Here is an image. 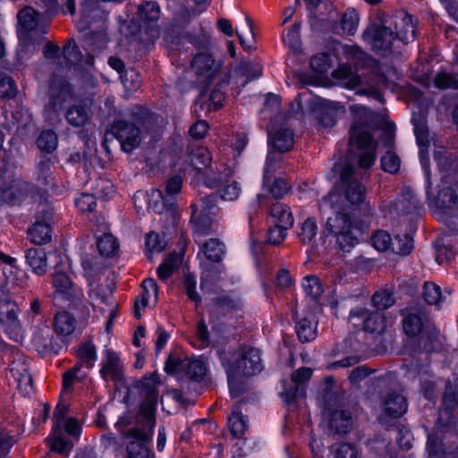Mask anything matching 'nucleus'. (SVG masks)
<instances>
[{
  "mask_svg": "<svg viewBox=\"0 0 458 458\" xmlns=\"http://www.w3.org/2000/svg\"><path fill=\"white\" fill-rule=\"evenodd\" d=\"M191 165L197 170L201 171L208 168L212 158L209 151L205 148H199L192 151L190 157Z\"/></svg>",
  "mask_w": 458,
  "mask_h": 458,
  "instance_id": "8fccbe9b",
  "label": "nucleus"
},
{
  "mask_svg": "<svg viewBox=\"0 0 458 458\" xmlns=\"http://www.w3.org/2000/svg\"><path fill=\"white\" fill-rule=\"evenodd\" d=\"M413 239L408 233L403 236L397 235L392 242L393 250L399 255H409L413 250Z\"/></svg>",
  "mask_w": 458,
  "mask_h": 458,
  "instance_id": "052dcab7",
  "label": "nucleus"
},
{
  "mask_svg": "<svg viewBox=\"0 0 458 458\" xmlns=\"http://www.w3.org/2000/svg\"><path fill=\"white\" fill-rule=\"evenodd\" d=\"M350 110L353 122L350 128L349 142L363 150L359 156L358 164L360 168L369 169L376 159L377 142L373 140L372 132L378 127V119L374 112L362 106H351Z\"/></svg>",
  "mask_w": 458,
  "mask_h": 458,
  "instance_id": "20e7f679",
  "label": "nucleus"
},
{
  "mask_svg": "<svg viewBox=\"0 0 458 458\" xmlns=\"http://www.w3.org/2000/svg\"><path fill=\"white\" fill-rule=\"evenodd\" d=\"M181 37L199 51H209L210 49V36L205 31L202 26H199V28L195 30H186L182 33Z\"/></svg>",
  "mask_w": 458,
  "mask_h": 458,
  "instance_id": "c756f323",
  "label": "nucleus"
},
{
  "mask_svg": "<svg viewBox=\"0 0 458 458\" xmlns=\"http://www.w3.org/2000/svg\"><path fill=\"white\" fill-rule=\"evenodd\" d=\"M76 319L68 311L58 312L54 320V328L57 335L67 336L76 328Z\"/></svg>",
  "mask_w": 458,
  "mask_h": 458,
  "instance_id": "72a5a7b5",
  "label": "nucleus"
},
{
  "mask_svg": "<svg viewBox=\"0 0 458 458\" xmlns=\"http://www.w3.org/2000/svg\"><path fill=\"white\" fill-rule=\"evenodd\" d=\"M327 109H318L317 111V119L324 127H332L335 123L334 112L343 108L339 103H329Z\"/></svg>",
  "mask_w": 458,
  "mask_h": 458,
  "instance_id": "864d4df0",
  "label": "nucleus"
},
{
  "mask_svg": "<svg viewBox=\"0 0 458 458\" xmlns=\"http://www.w3.org/2000/svg\"><path fill=\"white\" fill-rule=\"evenodd\" d=\"M201 251L208 261L219 263L225 254V245L218 239L210 238L202 243Z\"/></svg>",
  "mask_w": 458,
  "mask_h": 458,
  "instance_id": "e433bc0d",
  "label": "nucleus"
},
{
  "mask_svg": "<svg viewBox=\"0 0 458 458\" xmlns=\"http://www.w3.org/2000/svg\"><path fill=\"white\" fill-rule=\"evenodd\" d=\"M334 170L339 174V179L332 191L321 199L325 207L363 210L365 216L371 214L367 202V189L359 180L356 168L348 163L335 165Z\"/></svg>",
  "mask_w": 458,
  "mask_h": 458,
  "instance_id": "f03ea898",
  "label": "nucleus"
},
{
  "mask_svg": "<svg viewBox=\"0 0 458 458\" xmlns=\"http://www.w3.org/2000/svg\"><path fill=\"white\" fill-rule=\"evenodd\" d=\"M440 406L452 410L458 407V378L455 376L445 380Z\"/></svg>",
  "mask_w": 458,
  "mask_h": 458,
  "instance_id": "473e14b6",
  "label": "nucleus"
},
{
  "mask_svg": "<svg viewBox=\"0 0 458 458\" xmlns=\"http://www.w3.org/2000/svg\"><path fill=\"white\" fill-rule=\"evenodd\" d=\"M235 72L246 78L245 81L243 82V85H245L250 81L261 76L262 66L258 63L243 61L235 67Z\"/></svg>",
  "mask_w": 458,
  "mask_h": 458,
  "instance_id": "a18cd8bd",
  "label": "nucleus"
},
{
  "mask_svg": "<svg viewBox=\"0 0 458 458\" xmlns=\"http://www.w3.org/2000/svg\"><path fill=\"white\" fill-rule=\"evenodd\" d=\"M36 144L41 151L53 153L58 145L57 135L52 130H45L37 138Z\"/></svg>",
  "mask_w": 458,
  "mask_h": 458,
  "instance_id": "c03bdc74",
  "label": "nucleus"
},
{
  "mask_svg": "<svg viewBox=\"0 0 458 458\" xmlns=\"http://www.w3.org/2000/svg\"><path fill=\"white\" fill-rule=\"evenodd\" d=\"M149 208L157 214H165L175 222L178 216V205L174 198L166 197L163 191L153 190L149 199Z\"/></svg>",
  "mask_w": 458,
  "mask_h": 458,
  "instance_id": "dca6fc26",
  "label": "nucleus"
},
{
  "mask_svg": "<svg viewBox=\"0 0 458 458\" xmlns=\"http://www.w3.org/2000/svg\"><path fill=\"white\" fill-rule=\"evenodd\" d=\"M311 376L312 369L308 367H301L292 374L291 385L282 393L288 404L305 396L306 385Z\"/></svg>",
  "mask_w": 458,
  "mask_h": 458,
  "instance_id": "2eb2a0df",
  "label": "nucleus"
},
{
  "mask_svg": "<svg viewBox=\"0 0 458 458\" xmlns=\"http://www.w3.org/2000/svg\"><path fill=\"white\" fill-rule=\"evenodd\" d=\"M97 246L99 253L105 257L115 254L119 248L117 240L110 233H105L102 237H99Z\"/></svg>",
  "mask_w": 458,
  "mask_h": 458,
  "instance_id": "3c124183",
  "label": "nucleus"
},
{
  "mask_svg": "<svg viewBox=\"0 0 458 458\" xmlns=\"http://www.w3.org/2000/svg\"><path fill=\"white\" fill-rule=\"evenodd\" d=\"M423 289L425 301L429 305H438L442 298L440 287L434 283L427 282L424 284Z\"/></svg>",
  "mask_w": 458,
  "mask_h": 458,
  "instance_id": "774afa93",
  "label": "nucleus"
},
{
  "mask_svg": "<svg viewBox=\"0 0 458 458\" xmlns=\"http://www.w3.org/2000/svg\"><path fill=\"white\" fill-rule=\"evenodd\" d=\"M157 378V374L154 372L149 377H144L137 384L144 399L137 416L136 427L130 428L127 432L128 436L133 438L126 447L128 458L150 457V451L146 444L151 441L156 424L155 413L158 399Z\"/></svg>",
  "mask_w": 458,
  "mask_h": 458,
  "instance_id": "f257e3e1",
  "label": "nucleus"
},
{
  "mask_svg": "<svg viewBox=\"0 0 458 458\" xmlns=\"http://www.w3.org/2000/svg\"><path fill=\"white\" fill-rule=\"evenodd\" d=\"M30 240L37 245L47 244L51 242L52 229L47 222L41 223L36 220L31 228L28 230Z\"/></svg>",
  "mask_w": 458,
  "mask_h": 458,
  "instance_id": "2f4dec72",
  "label": "nucleus"
},
{
  "mask_svg": "<svg viewBox=\"0 0 458 458\" xmlns=\"http://www.w3.org/2000/svg\"><path fill=\"white\" fill-rule=\"evenodd\" d=\"M238 410L239 406L236 407L228 420L230 432L234 438L242 437L248 428L244 416Z\"/></svg>",
  "mask_w": 458,
  "mask_h": 458,
  "instance_id": "49530a36",
  "label": "nucleus"
},
{
  "mask_svg": "<svg viewBox=\"0 0 458 458\" xmlns=\"http://www.w3.org/2000/svg\"><path fill=\"white\" fill-rule=\"evenodd\" d=\"M212 304L216 312L221 316H225L228 313H232L241 309L240 301L228 295L213 298Z\"/></svg>",
  "mask_w": 458,
  "mask_h": 458,
  "instance_id": "a19ab883",
  "label": "nucleus"
},
{
  "mask_svg": "<svg viewBox=\"0 0 458 458\" xmlns=\"http://www.w3.org/2000/svg\"><path fill=\"white\" fill-rule=\"evenodd\" d=\"M47 96L48 101L45 106V111L48 114H55L63 109L72 96L69 82L64 77L54 74L49 80Z\"/></svg>",
  "mask_w": 458,
  "mask_h": 458,
  "instance_id": "9b49d317",
  "label": "nucleus"
},
{
  "mask_svg": "<svg viewBox=\"0 0 458 458\" xmlns=\"http://www.w3.org/2000/svg\"><path fill=\"white\" fill-rule=\"evenodd\" d=\"M435 159L437 164L441 181L446 184L458 183V159L455 153L445 148H440L435 152Z\"/></svg>",
  "mask_w": 458,
  "mask_h": 458,
  "instance_id": "4468645a",
  "label": "nucleus"
},
{
  "mask_svg": "<svg viewBox=\"0 0 458 458\" xmlns=\"http://www.w3.org/2000/svg\"><path fill=\"white\" fill-rule=\"evenodd\" d=\"M381 168L391 174L399 172L401 166V159L393 150H388L380 158Z\"/></svg>",
  "mask_w": 458,
  "mask_h": 458,
  "instance_id": "6e6d98bb",
  "label": "nucleus"
},
{
  "mask_svg": "<svg viewBox=\"0 0 458 458\" xmlns=\"http://www.w3.org/2000/svg\"><path fill=\"white\" fill-rule=\"evenodd\" d=\"M454 410L446 407L439 406L438 417L437 420V427L448 430L456 425V420L454 416Z\"/></svg>",
  "mask_w": 458,
  "mask_h": 458,
  "instance_id": "338daca9",
  "label": "nucleus"
},
{
  "mask_svg": "<svg viewBox=\"0 0 458 458\" xmlns=\"http://www.w3.org/2000/svg\"><path fill=\"white\" fill-rule=\"evenodd\" d=\"M10 372L17 381L19 389L29 394V389L32 387L33 379L27 363L21 360L13 361Z\"/></svg>",
  "mask_w": 458,
  "mask_h": 458,
  "instance_id": "5701e85b",
  "label": "nucleus"
},
{
  "mask_svg": "<svg viewBox=\"0 0 458 458\" xmlns=\"http://www.w3.org/2000/svg\"><path fill=\"white\" fill-rule=\"evenodd\" d=\"M187 359H180L175 352H171L165 364V371L169 375H178L185 370Z\"/></svg>",
  "mask_w": 458,
  "mask_h": 458,
  "instance_id": "e2e57ef3",
  "label": "nucleus"
},
{
  "mask_svg": "<svg viewBox=\"0 0 458 458\" xmlns=\"http://www.w3.org/2000/svg\"><path fill=\"white\" fill-rule=\"evenodd\" d=\"M403 332L409 337H418L417 348L426 352H437L442 342L434 323L430 320L426 308L420 303L410 304L400 310Z\"/></svg>",
  "mask_w": 458,
  "mask_h": 458,
  "instance_id": "7ed1b4c3",
  "label": "nucleus"
},
{
  "mask_svg": "<svg viewBox=\"0 0 458 458\" xmlns=\"http://www.w3.org/2000/svg\"><path fill=\"white\" fill-rule=\"evenodd\" d=\"M344 54L356 69H369L370 74L374 75V80L377 84H384L386 87L390 85V80L385 75L379 62L369 55L359 47H347Z\"/></svg>",
  "mask_w": 458,
  "mask_h": 458,
  "instance_id": "1a4fd4ad",
  "label": "nucleus"
},
{
  "mask_svg": "<svg viewBox=\"0 0 458 458\" xmlns=\"http://www.w3.org/2000/svg\"><path fill=\"white\" fill-rule=\"evenodd\" d=\"M372 303L378 310H385L395 302L394 293L388 290H381L372 296Z\"/></svg>",
  "mask_w": 458,
  "mask_h": 458,
  "instance_id": "4d7b16f0",
  "label": "nucleus"
},
{
  "mask_svg": "<svg viewBox=\"0 0 458 458\" xmlns=\"http://www.w3.org/2000/svg\"><path fill=\"white\" fill-rule=\"evenodd\" d=\"M222 364L238 368L245 377L257 375L264 369L260 351L249 345H241L230 352L222 358Z\"/></svg>",
  "mask_w": 458,
  "mask_h": 458,
  "instance_id": "0eeeda50",
  "label": "nucleus"
},
{
  "mask_svg": "<svg viewBox=\"0 0 458 458\" xmlns=\"http://www.w3.org/2000/svg\"><path fill=\"white\" fill-rule=\"evenodd\" d=\"M53 284L56 291L71 301L74 309L81 305V293L75 290L70 277L64 272H55L53 275Z\"/></svg>",
  "mask_w": 458,
  "mask_h": 458,
  "instance_id": "a211bd4d",
  "label": "nucleus"
},
{
  "mask_svg": "<svg viewBox=\"0 0 458 458\" xmlns=\"http://www.w3.org/2000/svg\"><path fill=\"white\" fill-rule=\"evenodd\" d=\"M229 84V77L225 75L223 79L215 86L210 93L209 98L206 102L200 104V108H206L208 112L216 111L222 107L225 99V92L224 89Z\"/></svg>",
  "mask_w": 458,
  "mask_h": 458,
  "instance_id": "a878e982",
  "label": "nucleus"
},
{
  "mask_svg": "<svg viewBox=\"0 0 458 458\" xmlns=\"http://www.w3.org/2000/svg\"><path fill=\"white\" fill-rule=\"evenodd\" d=\"M67 123L73 127H82L90 120L89 111L82 105H73L65 113Z\"/></svg>",
  "mask_w": 458,
  "mask_h": 458,
  "instance_id": "f704fd0d",
  "label": "nucleus"
},
{
  "mask_svg": "<svg viewBox=\"0 0 458 458\" xmlns=\"http://www.w3.org/2000/svg\"><path fill=\"white\" fill-rule=\"evenodd\" d=\"M385 23L388 25V29L396 38L403 44H408L416 38V25L411 15L403 12L394 13H385Z\"/></svg>",
  "mask_w": 458,
  "mask_h": 458,
  "instance_id": "f8f14e48",
  "label": "nucleus"
},
{
  "mask_svg": "<svg viewBox=\"0 0 458 458\" xmlns=\"http://www.w3.org/2000/svg\"><path fill=\"white\" fill-rule=\"evenodd\" d=\"M268 135L274 148L279 152H286L293 147V132L288 128H280L275 131L269 130Z\"/></svg>",
  "mask_w": 458,
  "mask_h": 458,
  "instance_id": "cd10ccee",
  "label": "nucleus"
},
{
  "mask_svg": "<svg viewBox=\"0 0 458 458\" xmlns=\"http://www.w3.org/2000/svg\"><path fill=\"white\" fill-rule=\"evenodd\" d=\"M106 360L100 369L101 377L105 380H107L108 376H110L111 378L114 381L121 380L123 377V371L117 354L111 350H106Z\"/></svg>",
  "mask_w": 458,
  "mask_h": 458,
  "instance_id": "c85d7f7f",
  "label": "nucleus"
},
{
  "mask_svg": "<svg viewBox=\"0 0 458 458\" xmlns=\"http://www.w3.org/2000/svg\"><path fill=\"white\" fill-rule=\"evenodd\" d=\"M386 328V318L379 311H371L363 321V329L369 333L383 334Z\"/></svg>",
  "mask_w": 458,
  "mask_h": 458,
  "instance_id": "ea45409f",
  "label": "nucleus"
},
{
  "mask_svg": "<svg viewBox=\"0 0 458 458\" xmlns=\"http://www.w3.org/2000/svg\"><path fill=\"white\" fill-rule=\"evenodd\" d=\"M38 13L32 7L21 9L17 15L20 29L19 39L22 46L40 44L47 32V27L39 23Z\"/></svg>",
  "mask_w": 458,
  "mask_h": 458,
  "instance_id": "6e6552de",
  "label": "nucleus"
},
{
  "mask_svg": "<svg viewBox=\"0 0 458 458\" xmlns=\"http://www.w3.org/2000/svg\"><path fill=\"white\" fill-rule=\"evenodd\" d=\"M457 199L455 191L451 186H447L438 191L434 203L439 209H450L456 204Z\"/></svg>",
  "mask_w": 458,
  "mask_h": 458,
  "instance_id": "37998d69",
  "label": "nucleus"
},
{
  "mask_svg": "<svg viewBox=\"0 0 458 458\" xmlns=\"http://www.w3.org/2000/svg\"><path fill=\"white\" fill-rule=\"evenodd\" d=\"M352 427V418L350 411L344 410H335L330 414L328 428L334 436H344Z\"/></svg>",
  "mask_w": 458,
  "mask_h": 458,
  "instance_id": "412c9836",
  "label": "nucleus"
},
{
  "mask_svg": "<svg viewBox=\"0 0 458 458\" xmlns=\"http://www.w3.org/2000/svg\"><path fill=\"white\" fill-rule=\"evenodd\" d=\"M231 171L227 170L226 176L222 178L221 176L216 177L211 174L206 175V184L210 188H218L226 183L225 186L222 187L218 193V196L221 199L225 201H233L235 200L240 193L241 188L237 182L232 181L229 182L228 176H231Z\"/></svg>",
  "mask_w": 458,
  "mask_h": 458,
  "instance_id": "f3484780",
  "label": "nucleus"
},
{
  "mask_svg": "<svg viewBox=\"0 0 458 458\" xmlns=\"http://www.w3.org/2000/svg\"><path fill=\"white\" fill-rule=\"evenodd\" d=\"M383 404L386 414L392 418H400L407 411L405 398L396 392L388 393L383 398Z\"/></svg>",
  "mask_w": 458,
  "mask_h": 458,
  "instance_id": "b1692460",
  "label": "nucleus"
},
{
  "mask_svg": "<svg viewBox=\"0 0 458 458\" xmlns=\"http://www.w3.org/2000/svg\"><path fill=\"white\" fill-rule=\"evenodd\" d=\"M186 376L194 381H200L204 378L207 368L205 363L199 359L189 360L185 363V370Z\"/></svg>",
  "mask_w": 458,
  "mask_h": 458,
  "instance_id": "de8ad7c7",
  "label": "nucleus"
},
{
  "mask_svg": "<svg viewBox=\"0 0 458 458\" xmlns=\"http://www.w3.org/2000/svg\"><path fill=\"white\" fill-rule=\"evenodd\" d=\"M26 263L32 272L38 276H43L47 271V258L44 249L31 247L24 251Z\"/></svg>",
  "mask_w": 458,
  "mask_h": 458,
  "instance_id": "4be33fe9",
  "label": "nucleus"
},
{
  "mask_svg": "<svg viewBox=\"0 0 458 458\" xmlns=\"http://www.w3.org/2000/svg\"><path fill=\"white\" fill-rule=\"evenodd\" d=\"M17 313V304L12 301L9 293L0 287V323L14 327L19 326Z\"/></svg>",
  "mask_w": 458,
  "mask_h": 458,
  "instance_id": "aec40b11",
  "label": "nucleus"
},
{
  "mask_svg": "<svg viewBox=\"0 0 458 458\" xmlns=\"http://www.w3.org/2000/svg\"><path fill=\"white\" fill-rule=\"evenodd\" d=\"M328 208L332 215L327 218L323 234L335 236L338 248L344 252H349L359 242L352 231V223L347 213L349 209Z\"/></svg>",
  "mask_w": 458,
  "mask_h": 458,
  "instance_id": "423d86ee",
  "label": "nucleus"
},
{
  "mask_svg": "<svg viewBox=\"0 0 458 458\" xmlns=\"http://www.w3.org/2000/svg\"><path fill=\"white\" fill-rule=\"evenodd\" d=\"M192 70L198 75H206L212 79L220 69V64L216 62L209 51H202L196 54L191 63Z\"/></svg>",
  "mask_w": 458,
  "mask_h": 458,
  "instance_id": "6ab92c4d",
  "label": "nucleus"
},
{
  "mask_svg": "<svg viewBox=\"0 0 458 458\" xmlns=\"http://www.w3.org/2000/svg\"><path fill=\"white\" fill-rule=\"evenodd\" d=\"M154 123V114L148 109L133 106L126 118H118L110 123L106 130L105 140L111 135L119 141L123 151L131 153L141 143V129L148 130Z\"/></svg>",
  "mask_w": 458,
  "mask_h": 458,
  "instance_id": "39448f33",
  "label": "nucleus"
},
{
  "mask_svg": "<svg viewBox=\"0 0 458 458\" xmlns=\"http://www.w3.org/2000/svg\"><path fill=\"white\" fill-rule=\"evenodd\" d=\"M191 221L193 224L194 233L199 235H207L212 231L213 216L200 211L197 204H191Z\"/></svg>",
  "mask_w": 458,
  "mask_h": 458,
  "instance_id": "bb28decb",
  "label": "nucleus"
},
{
  "mask_svg": "<svg viewBox=\"0 0 458 458\" xmlns=\"http://www.w3.org/2000/svg\"><path fill=\"white\" fill-rule=\"evenodd\" d=\"M421 203L416 199L410 189H405L402 199L397 202L398 208L405 214L412 213L421 208Z\"/></svg>",
  "mask_w": 458,
  "mask_h": 458,
  "instance_id": "09e8293b",
  "label": "nucleus"
},
{
  "mask_svg": "<svg viewBox=\"0 0 458 458\" xmlns=\"http://www.w3.org/2000/svg\"><path fill=\"white\" fill-rule=\"evenodd\" d=\"M182 177L181 175H173L165 180L164 183V194L170 198H174L181 192L182 187Z\"/></svg>",
  "mask_w": 458,
  "mask_h": 458,
  "instance_id": "69168bd1",
  "label": "nucleus"
},
{
  "mask_svg": "<svg viewBox=\"0 0 458 458\" xmlns=\"http://www.w3.org/2000/svg\"><path fill=\"white\" fill-rule=\"evenodd\" d=\"M77 356L87 367L92 368L93 362L97 359L95 345L91 342H86L79 348Z\"/></svg>",
  "mask_w": 458,
  "mask_h": 458,
  "instance_id": "0e129e2a",
  "label": "nucleus"
},
{
  "mask_svg": "<svg viewBox=\"0 0 458 458\" xmlns=\"http://www.w3.org/2000/svg\"><path fill=\"white\" fill-rule=\"evenodd\" d=\"M377 22L367 27L362 33L364 40L369 41L376 51H388L392 48L396 38L392 30L385 23L384 13L377 17Z\"/></svg>",
  "mask_w": 458,
  "mask_h": 458,
  "instance_id": "9d476101",
  "label": "nucleus"
},
{
  "mask_svg": "<svg viewBox=\"0 0 458 458\" xmlns=\"http://www.w3.org/2000/svg\"><path fill=\"white\" fill-rule=\"evenodd\" d=\"M225 369L230 389V394L233 398L241 396L246 391V386L242 377L243 374L238 371V368L222 364Z\"/></svg>",
  "mask_w": 458,
  "mask_h": 458,
  "instance_id": "7c9ffc66",
  "label": "nucleus"
},
{
  "mask_svg": "<svg viewBox=\"0 0 458 458\" xmlns=\"http://www.w3.org/2000/svg\"><path fill=\"white\" fill-rule=\"evenodd\" d=\"M270 215L276 218L277 225L289 229L293 225V216L290 208L281 202H276L270 207Z\"/></svg>",
  "mask_w": 458,
  "mask_h": 458,
  "instance_id": "58836bf2",
  "label": "nucleus"
},
{
  "mask_svg": "<svg viewBox=\"0 0 458 458\" xmlns=\"http://www.w3.org/2000/svg\"><path fill=\"white\" fill-rule=\"evenodd\" d=\"M26 195V183L17 182L1 191V199L9 205H20Z\"/></svg>",
  "mask_w": 458,
  "mask_h": 458,
  "instance_id": "c9c22d12",
  "label": "nucleus"
},
{
  "mask_svg": "<svg viewBox=\"0 0 458 458\" xmlns=\"http://www.w3.org/2000/svg\"><path fill=\"white\" fill-rule=\"evenodd\" d=\"M295 330L301 343L310 342L317 336L316 327L313 326L312 320L307 317L296 321Z\"/></svg>",
  "mask_w": 458,
  "mask_h": 458,
  "instance_id": "79ce46f5",
  "label": "nucleus"
},
{
  "mask_svg": "<svg viewBox=\"0 0 458 458\" xmlns=\"http://www.w3.org/2000/svg\"><path fill=\"white\" fill-rule=\"evenodd\" d=\"M434 84L437 88L446 89H458V72L447 73L444 72H437L434 79Z\"/></svg>",
  "mask_w": 458,
  "mask_h": 458,
  "instance_id": "13d9d810",
  "label": "nucleus"
},
{
  "mask_svg": "<svg viewBox=\"0 0 458 458\" xmlns=\"http://www.w3.org/2000/svg\"><path fill=\"white\" fill-rule=\"evenodd\" d=\"M138 14L146 22L156 21L160 16L159 5L156 2H145L139 5Z\"/></svg>",
  "mask_w": 458,
  "mask_h": 458,
  "instance_id": "603ef678",
  "label": "nucleus"
},
{
  "mask_svg": "<svg viewBox=\"0 0 458 458\" xmlns=\"http://www.w3.org/2000/svg\"><path fill=\"white\" fill-rule=\"evenodd\" d=\"M64 57L72 64H78L83 62V55L79 49L75 40L70 38L63 47Z\"/></svg>",
  "mask_w": 458,
  "mask_h": 458,
  "instance_id": "bf43d9fd",
  "label": "nucleus"
},
{
  "mask_svg": "<svg viewBox=\"0 0 458 458\" xmlns=\"http://www.w3.org/2000/svg\"><path fill=\"white\" fill-rule=\"evenodd\" d=\"M359 14L354 10L347 11L341 15L340 21H334L331 25L332 32L335 34L353 35L357 30Z\"/></svg>",
  "mask_w": 458,
  "mask_h": 458,
  "instance_id": "393cba45",
  "label": "nucleus"
},
{
  "mask_svg": "<svg viewBox=\"0 0 458 458\" xmlns=\"http://www.w3.org/2000/svg\"><path fill=\"white\" fill-rule=\"evenodd\" d=\"M300 30L301 22H295L289 28L286 36L284 38V43L293 53H299L301 50Z\"/></svg>",
  "mask_w": 458,
  "mask_h": 458,
  "instance_id": "5fc2aeb1",
  "label": "nucleus"
},
{
  "mask_svg": "<svg viewBox=\"0 0 458 458\" xmlns=\"http://www.w3.org/2000/svg\"><path fill=\"white\" fill-rule=\"evenodd\" d=\"M332 77L336 80L345 81L344 87L353 89L361 83V78L359 74L352 72V66L348 64H343L332 72Z\"/></svg>",
  "mask_w": 458,
  "mask_h": 458,
  "instance_id": "4c0bfd02",
  "label": "nucleus"
},
{
  "mask_svg": "<svg viewBox=\"0 0 458 458\" xmlns=\"http://www.w3.org/2000/svg\"><path fill=\"white\" fill-rule=\"evenodd\" d=\"M411 123L414 126V133L416 136L417 144L420 148V157L421 165L424 168L428 187H427V195L429 196L430 189H431V182L429 177V169H428V148L429 147L430 141L428 139V130L426 124L425 117L420 114H413L411 118Z\"/></svg>",
  "mask_w": 458,
  "mask_h": 458,
  "instance_id": "ddd939ff",
  "label": "nucleus"
},
{
  "mask_svg": "<svg viewBox=\"0 0 458 458\" xmlns=\"http://www.w3.org/2000/svg\"><path fill=\"white\" fill-rule=\"evenodd\" d=\"M304 289L306 293L314 301H318L324 292L322 284L318 277L307 276L305 278Z\"/></svg>",
  "mask_w": 458,
  "mask_h": 458,
  "instance_id": "680f3d73",
  "label": "nucleus"
}]
</instances>
